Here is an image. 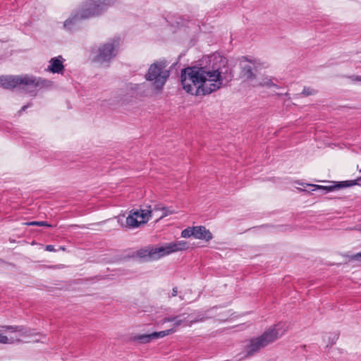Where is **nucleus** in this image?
Instances as JSON below:
<instances>
[{
  "mask_svg": "<svg viewBox=\"0 0 361 361\" xmlns=\"http://www.w3.org/2000/svg\"><path fill=\"white\" fill-rule=\"evenodd\" d=\"M27 226H47L51 227V225L49 224L47 221H30L25 224Z\"/></svg>",
  "mask_w": 361,
  "mask_h": 361,
  "instance_id": "nucleus-26",
  "label": "nucleus"
},
{
  "mask_svg": "<svg viewBox=\"0 0 361 361\" xmlns=\"http://www.w3.org/2000/svg\"><path fill=\"white\" fill-rule=\"evenodd\" d=\"M159 206H161V204H156L153 208H151V206L148 207V209H145L146 211H150V217L155 216L157 217L159 215H156V213L158 212H161V208H159Z\"/></svg>",
  "mask_w": 361,
  "mask_h": 361,
  "instance_id": "nucleus-25",
  "label": "nucleus"
},
{
  "mask_svg": "<svg viewBox=\"0 0 361 361\" xmlns=\"http://www.w3.org/2000/svg\"><path fill=\"white\" fill-rule=\"evenodd\" d=\"M106 9V6L102 4L99 0H88L80 8L73 18L66 20L64 23V27L71 30V25L77 20L85 19L96 16L102 13Z\"/></svg>",
  "mask_w": 361,
  "mask_h": 361,
  "instance_id": "nucleus-5",
  "label": "nucleus"
},
{
  "mask_svg": "<svg viewBox=\"0 0 361 361\" xmlns=\"http://www.w3.org/2000/svg\"><path fill=\"white\" fill-rule=\"evenodd\" d=\"M359 180H361V177L358 178L356 180L341 181V182H338L337 184H334V185H329V186H322V185H311L317 189H321V190H325L326 192H329V191L335 190L336 189L348 188V187H351V186L357 185V181H359Z\"/></svg>",
  "mask_w": 361,
  "mask_h": 361,
  "instance_id": "nucleus-10",
  "label": "nucleus"
},
{
  "mask_svg": "<svg viewBox=\"0 0 361 361\" xmlns=\"http://www.w3.org/2000/svg\"><path fill=\"white\" fill-rule=\"evenodd\" d=\"M240 74L242 78L252 80L255 78V72L257 71L258 63L255 60H249L246 57H243L240 61Z\"/></svg>",
  "mask_w": 361,
  "mask_h": 361,
  "instance_id": "nucleus-7",
  "label": "nucleus"
},
{
  "mask_svg": "<svg viewBox=\"0 0 361 361\" xmlns=\"http://www.w3.org/2000/svg\"><path fill=\"white\" fill-rule=\"evenodd\" d=\"M177 294H178V288H177V287H174L172 290L171 296L175 297L177 295Z\"/></svg>",
  "mask_w": 361,
  "mask_h": 361,
  "instance_id": "nucleus-30",
  "label": "nucleus"
},
{
  "mask_svg": "<svg viewBox=\"0 0 361 361\" xmlns=\"http://www.w3.org/2000/svg\"><path fill=\"white\" fill-rule=\"evenodd\" d=\"M194 226L193 227H188L187 228L184 229L181 232V237L183 238H190V236L194 237Z\"/></svg>",
  "mask_w": 361,
  "mask_h": 361,
  "instance_id": "nucleus-22",
  "label": "nucleus"
},
{
  "mask_svg": "<svg viewBox=\"0 0 361 361\" xmlns=\"http://www.w3.org/2000/svg\"><path fill=\"white\" fill-rule=\"evenodd\" d=\"M183 316H184V314H183V315H182V316L176 317V320L174 321V325H175L176 326H178L181 325V324H183V323H184L185 325H187V326H188V321H189V319H188V316H187V317H184L183 319H179V317H183Z\"/></svg>",
  "mask_w": 361,
  "mask_h": 361,
  "instance_id": "nucleus-23",
  "label": "nucleus"
},
{
  "mask_svg": "<svg viewBox=\"0 0 361 361\" xmlns=\"http://www.w3.org/2000/svg\"><path fill=\"white\" fill-rule=\"evenodd\" d=\"M137 216V212H133V210L130 211L129 215L126 218V226L128 228H137L140 226V224L138 222Z\"/></svg>",
  "mask_w": 361,
  "mask_h": 361,
  "instance_id": "nucleus-15",
  "label": "nucleus"
},
{
  "mask_svg": "<svg viewBox=\"0 0 361 361\" xmlns=\"http://www.w3.org/2000/svg\"><path fill=\"white\" fill-rule=\"evenodd\" d=\"M355 80L361 81V76H357V77L355 78Z\"/></svg>",
  "mask_w": 361,
  "mask_h": 361,
  "instance_id": "nucleus-31",
  "label": "nucleus"
},
{
  "mask_svg": "<svg viewBox=\"0 0 361 361\" xmlns=\"http://www.w3.org/2000/svg\"><path fill=\"white\" fill-rule=\"evenodd\" d=\"M188 317L189 319L188 326H191L195 323L199 322H203L206 319H207L209 317L205 316L204 314L199 313L197 316L193 317L192 314L188 315Z\"/></svg>",
  "mask_w": 361,
  "mask_h": 361,
  "instance_id": "nucleus-17",
  "label": "nucleus"
},
{
  "mask_svg": "<svg viewBox=\"0 0 361 361\" xmlns=\"http://www.w3.org/2000/svg\"><path fill=\"white\" fill-rule=\"evenodd\" d=\"M221 73L219 69L187 67L181 71L180 82L183 89L192 95H207L222 87Z\"/></svg>",
  "mask_w": 361,
  "mask_h": 361,
  "instance_id": "nucleus-1",
  "label": "nucleus"
},
{
  "mask_svg": "<svg viewBox=\"0 0 361 361\" xmlns=\"http://www.w3.org/2000/svg\"><path fill=\"white\" fill-rule=\"evenodd\" d=\"M180 300H183V296H181V295H180Z\"/></svg>",
  "mask_w": 361,
  "mask_h": 361,
  "instance_id": "nucleus-33",
  "label": "nucleus"
},
{
  "mask_svg": "<svg viewBox=\"0 0 361 361\" xmlns=\"http://www.w3.org/2000/svg\"><path fill=\"white\" fill-rule=\"evenodd\" d=\"M133 212H137L138 222L141 224H146L150 218V211H146L145 209L133 210Z\"/></svg>",
  "mask_w": 361,
  "mask_h": 361,
  "instance_id": "nucleus-16",
  "label": "nucleus"
},
{
  "mask_svg": "<svg viewBox=\"0 0 361 361\" xmlns=\"http://www.w3.org/2000/svg\"><path fill=\"white\" fill-rule=\"evenodd\" d=\"M176 317H166L164 319V322H171L176 320Z\"/></svg>",
  "mask_w": 361,
  "mask_h": 361,
  "instance_id": "nucleus-28",
  "label": "nucleus"
},
{
  "mask_svg": "<svg viewBox=\"0 0 361 361\" xmlns=\"http://www.w3.org/2000/svg\"><path fill=\"white\" fill-rule=\"evenodd\" d=\"M45 250L49 252H52V251H54V247L51 245H48L46 246Z\"/></svg>",
  "mask_w": 361,
  "mask_h": 361,
  "instance_id": "nucleus-29",
  "label": "nucleus"
},
{
  "mask_svg": "<svg viewBox=\"0 0 361 361\" xmlns=\"http://www.w3.org/2000/svg\"><path fill=\"white\" fill-rule=\"evenodd\" d=\"M174 331H175V330L173 329H167V330L161 331H159V332H153V333H151V334H152V340H156V339H159L160 338H163L169 334H171Z\"/></svg>",
  "mask_w": 361,
  "mask_h": 361,
  "instance_id": "nucleus-19",
  "label": "nucleus"
},
{
  "mask_svg": "<svg viewBox=\"0 0 361 361\" xmlns=\"http://www.w3.org/2000/svg\"><path fill=\"white\" fill-rule=\"evenodd\" d=\"M20 340L18 338L15 339L13 337H8L7 336L3 335L0 333V343L2 344H12L16 342H20Z\"/></svg>",
  "mask_w": 361,
  "mask_h": 361,
  "instance_id": "nucleus-20",
  "label": "nucleus"
},
{
  "mask_svg": "<svg viewBox=\"0 0 361 361\" xmlns=\"http://www.w3.org/2000/svg\"><path fill=\"white\" fill-rule=\"evenodd\" d=\"M119 38H114L101 45L94 56V61L100 64L109 63L118 51Z\"/></svg>",
  "mask_w": 361,
  "mask_h": 361,
  "instance_id": "nucleus-6",
  "label": "nucleus"
},
{
  "mask_svg": "<svg viewBox=\"0 0 361 361\" xmlns=\"http://www.w3.org/2000/svg\"><path fill=\"white\" fill-rule=\"evenodd\" d=\"M188 248V245L186 241L180 240L166 244L164 246L159 247V253L161 257L169 255L173 252L183 251Z\"/></svg>",
  "mask_w": 361,
  "mask_h": 361,
  "instance_id": "nucleus-8",
  "label": "nucleus"
},
{
  "mask_svg": "<svg viewBox=\"0 0 361 361\" xmlns=\"http://www.w3.org/2000/svg\"><path fill=\"white\" fill-rule=\"evenodd\" d=\"M317 91L315 89H313L310 87H305L301 94L305 97H307L314 95L317 94Z\"/></svg>",
  "mask_w": 361,
  "mask_h": 361,
  "instance_id": "nucleus-24",
  "label": "nucleus"
},
{
  "mask_svg": "<svg viewBox=\"0 0 361 361\" xmlns=\"http://www.w3.org/2000/svg\"><path fill=\"white\" fill-rule=\"evenodd\" d=\"M276 326L270 327L261 336L248 340L244 345L245 355L243 357L247 358L255 355L266 346L274 343L281 335Z\"/></svg>",
  "mask_w": 361,
  "mask_h": 361,
  "instance_id": "nucleus-3",
  "label": "nucleus"
},
{
  "mask_svg": "<svg viewBox=\"0 0 361 361\" xmlns=\"http://www.w3.org/2000/svg\"><path fill=\"white\" fill-rule=\"evenodd\" d=\"M63 59L61 56L51 58L49 61L50 65L47 68V71L53 73H61L63 69Z\"/></svg>",
  "mask_w": 361,
  "mask_h": 361,
  "instance_id": "nucleus-11",
  "label": "nucleus"
},
{
  "mask_svg": "<svg viewBox=\"0 0 361 361\" xmlns=\"http://www.w3.org/2000/svg\"><path fill=\"white\" fill-rule=\"evenodd\" d=\"M1 328L6 331L18 333L21 336H27L29 335L28 331L23 326L5 325L2 326Z\"/></svg>",
  "mask_w": 361,
  "mask_h": 361,
  "instance_id": "nucleus-14",
  "label": "nucleus"
},
{
  "mask_svg": "<svg viewBox=\"0 0 361 361\" xmlns=\"http://www.w3.org/2000/svg\"><path fill=\"white\" fill-rule=\"evenodd\" d=\"M169 75L170 71L167 68L166 62L165 61H157L149 66L145 77L147 81L152 82L155 89L161 90Z\"/></svg>",
  "mask_w": 361,
  "mask_h": 361,
  "instance_id": "nucleus-4",
  "label": "nucleus"
},
{
  "mask_svg": "<svg viewBox=\"0 0 361 361\" xmlns=\"http://www.w3.org/2000/svg\"><path fill=\"white\" fill-rule=\"evenodd\" d=\"M159 208H161V214L157 216V220L161 219L164 217L174 213L173 211L162 206H159Z\"/></svg>",
  "mask_w": 361,
  "mask_h": 361,
  "instance_id": "nucleus-21",
  "label": "nucleus"
},
{
  "mask_svg": "<svg viewBox=\"0 0 361 361\" xmlns=\"http://www.w3.org/2000/svg\"><path fill=\"white\" fill-rule=\"evenodd\" d=\"M130 341L138 344H147L153 340L151 334H144L133 336L130 337Z\"/></svg>",
  "mask_w": 361,
  "mask_h": 361,
  "instance_id": "nucleus-13",
  "label": "nucleus"
},
{
  "mask_svg": "<svg viewBox=\"0 0 361 361\" xmlns=\"http://www.w3.org/2000/svg\"><path fill=\"white\" fill-rule=\"evenodd\" d=\"M51 82L33 75H7L0 77V86L6 89H12L21 86L25 90L32 92L36 88L49 87Z\"/></svg>",
  "mask_w": 361,
  "mask_h": 361,
  "instance_id": "nucleus-2",
  "label": "nucleus"
},
{
  "mask_svg": "<svg viewBox=\"0 0 361 361\" xmlns=\"http://www.w3.org/2000/svg\"><path fill=\"white\" fill-rule=\"evenodd\" d=\"M350 259L361 262V252H358L357 254L352 255L350 257Z\"/></svg>",
  "mask_w": 361,
  "mask_h": 361,
  "instance_id": "nucleus-27",
  "label": "nucleus"
},
{
  "mask_svg": "<svg viewBox=\"0 0 361 361\" xmlns=\"http://www.w3.org/2000/svg\"><path fill=\"white\" fill-rule=\"evenodd\" d=\"M254 86L258 87H278V86L273 82L272 79L269 78H264L261 80L260 82H259L257 84H255Z\"/></svg>",
  "mask_w": 361,
  "mask_h": 361,
  "instance_id": "nucleus-18",
  "label": "nucleus"
},
{
  "mask_svg": "<svg viewBox=\"0 0 361 361\" xmlns=\"http://www.w3.org/2000/svg\"><path fill=\"white\" fill-rule=\"evenodd\" d=\"M194 238L209 241L212 239V233L204 226H194Z\"/></svg>",
  "mask_w": 361,
  "mask_h": 361,
  "instance_id": "nucleus-12",
  "label": "nucleus"
},
{
  "mask_svg": "<svg viewBox=\"0 0 361 361\" xmlns=\"http://www.w3.org/2000/svg\"><path fill=\"white\" fill-rule=\"evenodd\" d=\"M27 106H23L21 109V111H25Z\"/></svg>",
  "mask_w": 361,
  "mask_h": 361,
  "instance_id": "nucleus-32",
  "label": "nucleus"
},
{
  "mask_svg": "<svg viewBox=\"0 0 361 361\" xmlns=\"http://www.w3.org/2000/svg\"><path fill=\"white\" fill-rule=\"evenodd\" d=\"M159 247H148L147 248L140 249L137 252V256L145 261H152L159 259L161 253H159Z\"/></svg>",
  "mask_w": 361,
  "mask_h": 361,
  "instance_id": "nucleus-9",
  "label": "nucleus"
}]
</instances>
